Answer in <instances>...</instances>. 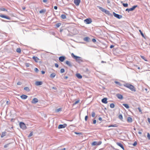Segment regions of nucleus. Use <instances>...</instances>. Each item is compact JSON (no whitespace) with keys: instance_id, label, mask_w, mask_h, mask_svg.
Here are the masks:
<instances>
[{"instance_id":"nucleus-1","label":"nucleus","mask_w":150,"mask_h":150,"mask_svg":"<svg viewBox=\"0 0 150 150\" xmlns=\"http://www.w3.org/2000/svg\"><path fill=\"white\" fill-rule=\"evenodd\" d=\"M71 56L73 58L76 60V62L79 64H80L83 62V61L82 57L75 55L73 53H72L71 54Z\"/></svg>"},{"instance_id":"nucleus-2","label":"nucleus","mask_w":150,"mask_h":150,"mask_svg":"<svg viewBox=\"0 0 150 150\" xmlns=\"http://www.w3.org/2000/svg\"><path fill=\"white\" fill-rule=\"evenodd\" d=\"M123 85L124 86L129 88L131 91L134 92L136 91L135 88L133 85L129 83H125Z\"/></svg>"},{"instance_id":"nucleus-3","label":"nucleus","mask_w":150,"mask_h":150,"mask_svg":"<svg viewBox=\"0 0 150 150\" xmlns=\"http://www.w3.org/2000/svg\"><path fill=\"white\" fill-rule=\"evenodd\" d=\"M97 7L98 8L103 12L105 13L106 14H108V15H111V14L109 11L106 10L100 6H97Z\"/></svg>"},{"instance_id":"nucleus-4","label":"nucleus","mask_w":150,"mask_h":150,"mask_svg":"<svg viewBox=\"0 0 150 150\" xmlns=\"http://www.w3.org/2000/svg\"><path fill=\"white\" fill-rule=\"evenodd\" d=\"M19 125L20 128L23 129H25L27 128L25 124L23 122H20Z\"/></svg>"},{"instance_id":"nucleus-5","label":"nucleus","mask_w":150,"mask_h":150,"mask_svg":"<svg viewBox=\"0 0 150 150\" xmlns=\"http://www.w3.org/2000/svg\"><path fill=\"white\" fill-rule=\"evenodd\" d=\"M84 22L86 24H89L92 22V21L91 18H88L85 20Z\"/></svg>"},{"instance_id":"nucleus-6","label":"nucleus","mask_w":150,"mask_h":150,"mask_svg":"<svg viewBox=\"0 0 150 150\" xmlns=\"http://www.w3.org/2000/svg\"><path fill=\"white\" fill-rule=\"evenodd\" d=\"M113 14L114 16L119 19L122 18V15L117 14L114 12H113Z\"/></svg>"},{"instance_id":"nucleus-7","label":"nucleus","mask_w":150,"mask_h":150,"mask_svg":"<svg viewBox=\"0 0 150 150\" xmlns=\"http://www.w3.org/2000/svg\"><path fill=\"white\" fill-rule=\"evenodd\" d=\"M67 126L66 124H64L63 125H59L58 126V128L59 129L64 128L66 127Z\"/></svg>"},{"instance_id":"nucleus-8","label":"nucleus","mask_w":150,"mask_h":150,"mask_svg":"<svg viewBox=\"0 0 150 150\" xmlns=\"http://www.w3.org/2000/svg\"><path fill=\"white\" fill-rule=\"evenodd\" d=\"M0 17H1L2 18L6 19L8 20H11V18L10 17L1 14L0 15Z\"/></svg>"},{"instance_id":"nucleus-9","label":"nucleus","mask_w":150,"mask_h":150,"mask_svg":"<svg viewBox=\"0 0 150 150\" xmlns=\"http://www.w3.org/2000/svg\"><path fill=\"white\" fill-rule=\"evenodd\" d=\"M65 59L66 57L65 56H62L59 57V59L61 62H63Z\"/></svg>"},{"instance_id":"nucleus-10","label":"nucleus","mask_w":150,"mask_h":150,"mask_svg":"<svg viewBox=\"0 0 150 150\" xmlns=\"http://www.w3.org/2000/svg\"><path fill=\"white\" fill-rule=\"evenodd\" d=\"M81 2V0H74V4L77 6L79 5Z\"/></svg>"},{"instance_id":"nucleus-11","label":"nucleus","mask_w":150,"mask_h":150,"mask_svg":"<svg viewBox=\"0 0 150 150\" xmlns=\"http://www.w3.org/2000/svg\"><path fill=\"white\" fill-rule=\"evenodd\" d=\"M38 101V99L36 98H34L32 100L31 103L33 104H35Z\"/></svg>"},{"instance_id":"nucleus-12","label":"nucleus","mask_w":150,"mask_h":150,"mask_svg":"<svg viewBox=\"0 0 150 150\" xmlns=\"http://www.w3.org/2000/svg\"><path fill=\"white\" fill-rule=\"evenodd\" d=\"M83 40L87 42H89L91 40L90 38L88 37L84 38Z\"/></svg>"},{"instance_id":"nucleus-13","label":"nucleus","mask_w":150,"mask_h":150,"mask_svg":"<svg viewBox=\"0 0 150 150\" xmlns=\"http://www.w3.org/2000/svg\"><path fill=\"white\" fill-rule=\"evenodd\" d=\"M107 98H105L102 99L101 101L103 103L106 104L108 103V102L107 101Z\"/></svg>"},{"instance_id":"nucleus-14","label":"nucleus","mask_w":150,"mask_h":150,"mask_svg":"<svg viewBox=\"0 0 150 150\" xmlns=\"http://www.w3.org/2000/svg\"><path fill=\"white\" fill-rule=\"evenodd\" d=\"M116 144L117 145L121 147L123 150H124V146L120 142H117Z\"/></svg>"},{"instance_id":"nucleus-15","label":"nucleus","mask_w":150,"mask_h":150,"mask_svg":"<svg viewBox=\"0 0 150 150\" xmlns=\"http://www.w3.org/2000/svg\"><path fill=\"white\" fill-rule=\"evenodd\" d=\"M116 96L118 98L120 99H122L123 98V96L121 94H116Z\"/></svg>"},{"instance_id":"nucleus-16","label":"nucleus","mask_w":150,"mask_h":150,"mask_svg":"<svg viewBox=\"0 0 150 150\" xmlns=\"http://www.w3.org/2000/svg\"><path fill=\"white\" fill-rule=\"evenodd\" d=\"M42 84V82L40 81H37L35 83V84L36 86H40Z\"/></svg>"},{"instance_id":"nucleus-17","label":"nucleus","mask_w":150,"mask_h":150,"mask_svg":"<svg viewBox=\"0 0 150 150\" xmlns=\"http://www.w3.org/2000/svg\"><path fill=\"white\" fill-rule=\"evenodd\" d=\"M65 63L67 65H68L69 67H71L72 66L70 62L68 61H66L65 62Z\"/></svg>"},{"instance_id":"nucleus-18","label":"nucleus","mask_w":150,"mask_h":150,"mask_svg":"<svg viewBox=\"0 0 150 150\" xmlns=\"http://www.w3.org/2000/svg\"><path fill=\"white\" fill-rule=\"evenodd\" d=\"M33 59L36 62H38L39 59L37 57L33 56Z\"/></svg>"},{"instance_id":"nucleus-19","label":"nucleus","mask_w":150,"mask_h":150,"mask_svg":"<svg viewBox=\"0 0 150 150\" xmlns=\"http://www.w3.org/2000/svg\"><path fill=\"white\" fill-rule=\"evenodd\" d=\"M28 97V96L25 95H22L21 96V98L23 99H25Z\"/></svg>"},{"instance_id":"nucleus-20","label":"nucleus","mask_w":150,"mask_h":150,"mask_svg":"<svg viewBox=\"0 0 150 150\" xmlns=\"http://www.w3.org/2000/svg\"><path fill=\"white\" fill-rule=\"evenodd\" d=\"M127 121L129 123H131L132 121V118L130 117H128L127 118Z\"/></svg>"},{"instance_id":"nucleus-21","label":"nucleus","mask_w":150,"mask_h":150,"mask_svg":"<svg viewBox=\"0 0 150 150\" xmlns=\"http://www.w3.org/2000/svg\"><path fill=\"white\" fill-rule=\"evenodd\" d=\"M76 77L79 79H81L82 78V76L79 73H77L76 74Z\"/></svg>"},{"instance_id":"nucleus-22","label":"nucleus","mask_w":150,"mask_h":150,"mask_svg":"<svg viewBox=\"0 0 150 150\" xmlns=\"http://www.w3.org/2000/svg\"><path fill=\"white\" fill-rule=\"evenodd\" d=\"M56 74L54 73H53L52 74H51L50 75V77L52 78V79H53V78H54Z\"/></svg>"},{"instance_id":"nucleus-23","label":"nucleus","mask_w":150,"mask_h":150,"mask_svg":"<svg viewBox=\"0 0 150 150\" xmlns=\"http://www.w3.org/2000/svg\"><path fill=\"white\" fill-rule=\"evenodd\" d=\"M114 82L116 84L119 86H122V84L119 82L115 81Z\"/></svg>"},{"instance_id":"nucleus-24","label":"nucleus","mask_w":150,"mask_h":150,"mask_svg":"<svg viewBox=\"0 0 150 150\" xmlns=\"http://www.w3.org/2000/svg\"><path fill=\"white\" fill-rule=\"evenodd\" d=\"M6 132H2L1 135V138H3L6 135Z\"/></svg>"},{"instance_id":"nucleus-25","label":"nucleus","mask_w":150,"mask_h":150,"mask_svg":"<svg viewBox=\"0 0 150 150\" xmlns=\"http://www.w3.org/2000/svg\"><path fill=\"white\" fill-rule=\"evenodd\" d=\"M46 11V10L45 9H43L39 11V13H45Z\"/></svg>"},{"instance_id":"nucleus-26","label":"nucleus","mask_w":150,"mask_h":150,"mask_svg":"<svg viewBox=\"0 0 150 150\" xmlns=\"http://www.w3.org/2000/svg\"><path fill=\"white\" fill-rule=\"evenodd\" d=\"M118 125L116 124H115L114 125H111L108 126V127H117Z\"/></svg>"},{"instance_id":"nucleus-27","label":"nucleus","mask_w":150,"mask_h":150,"mask_svg":"<svg viewBox=\"0 0 150 150\" xmlns=\"http://www.w3.org/2000/svg\"><path fill=\"white\" fill-rule=\"evenodd\" d=\"M122 105L127 109H128L129 108V107L128 105L127 104H123Z\"/></svg>"},{"instance_id":"nucleus-28","label":"nucleus","mask_w":150,"mask_h":150,"mask_svg":"<svg viewBox=\"0 0 150 150\" xmlns=\"http://www.w3.org/2000/svg\"><path fill=\"white\" fill-rule=\"evenodd\" d=\"M61 23H56L55 25V26L57 28H59V26L61 25Z\"/></svg>"},{"instance_id":"nucleus-29","label":"nucleus","mask_w":150,"mask_h":150,"mask_svg":"<svg viewBox=\"0 0 150 150\" xmlns=\"http://www.w3.org/2000/svg\"><path fill=\"white\" fill-rule=\"evenodd\" d=\"M61 17L63 19H65L66 18V16L65 14H62L61 15Z\"/></svg>"},{"instance_id":"nucleus-30","label":"nucleus","mask_w":150,"mask_h":150,"mask_svg":"<svg viewBox=\"0 0 150 150\" xmlns=\"http://www.w3.org/2000/svg\"><path fill=\"white\" fill-rule=\"evenodd\" d=\"M74 133L79 136H81V135H82V132H74Z\"/></svg>"},{"instance_id":"nucleus-31","label":"nucleus","mask_w":150,"mask_h":150,"mask_svg":"<svg viewBox=\"0 0 150 150\" xmlns=\"http://www.w3.org/2000/svg\"><path fill=\"white\" fill-rule=\"evenodd\" d=\"M92 146L98 145L97 142L96 141L93 142L92 143Z\"/></svg>"},{"instance_id":"nucleus-32","label":"nucleus","mask_w":150,"mask_h":150,"mask_svg":"<svg viewBox=\"0 0 150 150\" xmlns=\"http://www.w3.org/2000/svg\"><path fill=\"white\" fill-rule=\"evenodd\" d=\"M139 32L140 33L141 35L142 36V37H143L144 38H145L143 34V33L142 32V31L141 30H139Z\"/></svg>"},{"instance_id":"nucleus-33","label":"nucleus","mask_w":150,"mask_h":150,"mask_svg":"<svg viewBox=\"0 0 150 150\" xmlns=\"http://www.w3.org/2000/svg\"><path fill=\"white\" fill-rule=\"evenodd\" d=\"M16 51L19 53H21V50L20 48H18L17 49Z\"/></svg>"},{"instance_id":"nucleus-34","label":"nucleus","mask_w":150,"mask_h":150,"mask_svg":"<svg viewBox=\"0 0 150 150\" xmlns=\"http://www.w3.org/2000/svg\"><path fill=\"white\" fill-rule=\"evenodd\" d=\"M138 6L137 5H134L131 8L132 10L133 11L134 10V9L137 7Z\"/></svg>"},{"instance_id":"nucleus-35","label":"nucleus","mask_w":150,"mask_h":150,"mask_svg":"<svg viewBox=\"0 0 150 150\" xmlns=\"http://www.w3.org/2000/svg\"><path fill=\"white\" fill-rule=\"evenodd\" d=\"M24 89L27 91H28V92H29L30 91V89H29V88L28 87H25L24 88Z\"/></svg>"},{"instance_id":"nucleus-36","label":"nucleus","mask_w":150,"mask_h":150,"mask_svg":"<svg viewBox=\"0 0 150 150\" xmlns=\"http://www.w3.org/2000/svg\"><path fill=\"white\" fill-rule=\"evenodd\" d=\"M62 108H58L57 109H56V112H59V111H62Z\"/></svg>"},{"instance_id":"nucleus-37","label":"nucleus","mask_w":150,"mask_h":150,"mask_svg":"<svg viewBox=\"0 0 150 150\" xmlns=\"http://www.w3.org/2000/svg\"><path fill=\"white\" fill-rule=\"evenodd\" d=\"M0 10L1 11H7V10L5 8H0Z\"/></svg>"},{"instance_id":"nucleus-38","label":"nucleus","mask_w":150,"mask_h":150,"mask_svg":"<svg viewBox=\"0 0 150 150\" xmlns=\"http://www.w3.org/2000/svg\"><path fill=\"white\" fill-rule=\"evenodd\" d=\"M110 108H114V107H115V105L113 103H111L110 105Z\"/></svg>"},{"instance_id":"nucleus-39","label":"nucleus","mask_w":150,"mask_h":150,"mask_svg":"<svg viewBox=\"0 0 150 150\" xmlns=\"http://www.w3.org/2000/svg\"><path fill=\"white\" fill-rule=\"evenodd\" d=\"M122 5L125 7H127L128 6V4L127 3H122Z\"/></svg>"},{"instance_id":"nucleus-40","label":"nucleus","mask_w":150,"mask_h":150,"mask_svg":"<svg viewBox=\"0 0 150 150\" xmlns=\"http://www.w3.org/2000/svg\"><path fill=\"white\" fill-rule=\"evenodd\" d=\"M33 132H32V131L31 132L30 134H29L28 135V137L29 138V137H31V136H32L33 135Z\"/></svg>"},{"instance_id":"nucleus-41","label":"nucleus","mask_w":150,"mask_h":150,"mask_svg":"<svg viewBox=\"0 0 150 150\" xmlns=\"http://www.w3.org/2000/svg\"><path fill=\"white\" fill-rule=\"evenodd\" d=\"M126 11H128V12H129V11H132V9H131V8H127L126 9Z\"/></svg>"},{"instance_id":"nucleus-42","label":"nucleus","mask_w":150,"mask_h":150,"mask_svg":"<svg viewBox=\"0 0 150 150\" xmlns=\"http://www.w3.org/2000/svg\"><path fill=\"white\" fill-rule=\"evenodd\" d=\"M119 118L121 120H122L123 119V117L122 114H120L119 116Z\"/></svg>"},{"instance_id":"nucleus-43","label":"nucleus","mask_w":150,"mask_h":150,"mask_svg":"<svg viewBox=\"0 0 150 150\" xmlns=\"http://www.w3.org/2000/svg\"><path fill=\"white\" fill-rule=\"evenodd\" d=\"M79 100H77V101H75L73 104V105H74L76 104L77 103H79Z\"/></svg>"},{"instance_id":"nucleus-44","label":"nucleus","mask_w":150,"mask_h":150,"mask_svg":"<svg viewBox=\"0 0 150 150\" xmlns=\"http://www.w3.org/2000/svg\"><path fill=\"white\" fill-rule=\"evenodd\" d=\"M95 115H96L95 113V112H92V113H91V116H92V117H94L95 116Z\"/></svg>"},{"instance_id":"nucleus-45","label":"nucleus","mask_w":150,"mask_h":150,"mask_svg":"<svg viewBox=\"0 0 150 150\" xmlns=\"http://www.w3.org/2000/svg\"><path fill=\"white\" fill-rule=\"evenodd\" d=\"M64 71H65V70H64V69H63V68L61 69L60 70V72L61 73H64Z\"/></svg>"},{"instance_id":"nucleus-46","label":"nucleus","mask_w":150,"mask_h":150,"mask_svg":"<svg viewBox=\"0 0 150 150\" xmlns=\"http://www.w3.org/2000/svg\"><path fill=\"white\" fill-rule=\"evenodd\" d=\"M147 137L148 138V139L150 140V134L149 133H147Z\"/></svg>"},{"instance_id":"nucleus-47","label":"nucleus","mask_w":150,"mask_h":150,"mask_svg":"<svg viewBox=\"0 0 150 150\" xmlns=\"http://www.w3.org/2000/svg\"><path fill=\"white\" fill-rule=\"evenodd\" d=\"M34 71L35 72H36L37 73H38L39 71L38 69L37 68H35L34 69Z\"/></svg>"},{"instance_id":"nucleus-48","label":"nucleus","mask_w":150,"mask_h":150,"mask_svg":"<svg viewBox=\"0 0 150 150\" xmlns=\"http://www.w3.org/2000/svg\"><path fill=\"white\" fill-rule=\"evenodd\" d=\"M141 57L142 58L144 59L145 61H147V60H146V59H145V57L144 56H141Z\"/></svg>"},{"instance_id":"nucleus-49","label":"nucleus","mask_w":150,"mask_h":150,"mask_svg":"<svg viewBox=\"0 0 150 150\" xmlns=\"http://www.w3.org/2000/svg\"><path fill=\"white\" fill-rule=\"evenodd\" d=\"M138 110L139 111V112H140L141 113V114H142V110L140 108H139V107H138Z\"/></svg>"},{"instance_id":"nucleus-50","label":"nucleus","mask_w":150,"mask_h":150,"mask_svg":"<svg viewBox=\"0 0 150 150\" xmlns=\"http://www.w3.org/2000/svg\"><path fill=\"white\" fill-rule=\"evenodd\" d=\"M30 64L29 63H26L25 64V66L27 67H28L30 66Z\"/></svg>"},{"instance_id":"nucleus-51","label":"nucleus","mask_w":150,"mask_h":150,"mask_svg":"<svg viewBox=\"0 0 150 150\" xmlns=\"http://www.w3.org/2000/svg\"><path fill=\"white\" fill-rule=\"evenodd\" d=\"M10 143H9L8 144H5L4 146V148H7V147H8L9 145L10 144Z\"/></svg>"},{"instance_id":"nucleus-52","label":"nucleus","mask_w":150,"mask_h":150,"mask_svg":"<svg viewBox=\"0 0 150 150\" xmlns=\"http://www.w3.org/2000/svg\"><path fill=\"white\" fill-rule=\"evenodd\" d=\"M137 144V142H134V143L132 145L133 146H136Z\"/></svg>"},{"instance_id":"nucleus-53","label":"nucleus","mask_w":150,"mask_h":150,"mask_svg":"<svg viewBox=\"0 0 150 150\" xmlns=\"http://www.w3.org/2000/svg\"><path fill=\"white\" fill-rule=\"evenodd\" d=\"M22 84V83H21V82H20V81H18L17 83V85H21Z\"/></svg>"},{"instance_id":"nucleus-54","label":"nucleus","mask_w":150,"mask_h":150,"mask_svg":"<svg viewBox=\"0 0 150 150\" xmlns=\"http://www.w3.org/2000/svg\"><path fill=\"white\" fill-rule=\"evenodd\" d=\"M88 118V115H86L85 117V120L86 121L87 120Z\"/></svg>"},{"instance_id":"nucleus-55","label":"nucleus","mask_w":150,"mask_h":150,"mask_svg":"<svg viewBox=\"0 0 150 150\" xmlns=\"http://www.w3.org/2000/svg\"><path fill=\"white\" fill-rule=\"evenodd\" d=\"M92 41L94 43H95V42H96V39H94V38H93L92 39Z\"/></svg>"},{"instance_id":"nucleus-56","label":"nucleus","mask_w":150,"mask_h":150,"mask_svg":"<svg viewBox=\"0 0 150 150\" xmlns=\"http://www.w3.org/2000/svg\"><path fill=\"white\" fill-rule=\"evenodd\" d=\"M102 143V142L101 141H99L98 142H97V144L98 145H99L101 144Z\"/></svg>"},{"instance_id":"nucleus-57","label":"nucleus","mask_w":150,"mask_h":150,"mask_svg":"<svg viewBox=\"0 0 150 150\" xmlns=\"http://www.w3.org/2000/svg\"><path fill=\"white\" fill-rule=\"evenodd\" d=\"M96 120H93V124H96Z\"/></svg>"},{"instance_id":"nucleus-58","label":"nucleus","mask_w":150,"mask_h":150,"mask_svg":"<svg viewBox=\"0 0 150 150\" xmlns=\"http://www.w3.org/2000/svg\"><path fill=\"white\" fill-rule=\"evenodd\" d=\"M55 66L57 68H58L59 67L58 64L57 63H55Z\"/></svg>"},{"instance_id":"nucleus-59","label":"nucleus","mask_w":150,"mask_h":150,"mask_svg":"<svg viewBox=\"0 0 150 150\" xmlns=\"http://www.w3.org/2000/svg\"><path fill=\"white\" fill-rule=\"evenodd\" d=\"M147 121L150 124V118H148L147 119Z\"/></svg>"},{"instance_id":"nucleus-60","label":"nucleus","mask_w":150,"mask_h":150,"mask_svg":"<svg viewBox=\"0 0 150 150\" xmlns=\"http://www.w3.org/2000/svg\"><path fill=\"white\" fill-rule=\"evenodd\" d=\"M52 89H54V90H57V88L56 87H52Z\"/></svg>"},{"instance_id":"nucleus-61","label":"nucleus","mask_w":150,"mask_h":150,"mask_svg":"<svg viewBox=\"0 0 150 150\" xmlns=\"http://www.w3.org/2000/svg\"><path fill=\"white\" fill-rule=\"evenodd\" d=\"M54 8L55 10H57V7L56 6H55L54 7Z\"/></svg>"},{"instance_id":"nucleus-62","label":"nucleus","mask_w":150,"mask_h":150,"mask_svg":"<svg viewBox=\"0 0 150 150\" xmlns=\"http://www.w3.org/2000/svg\"><path fill=\"white\" fill-rule=\"evenodd\" d=\"M114 47V46L113 45H111L110 46V48H111V49H112V48H113V47Z\"/></svg>"},{"instance_id":"nucleus-63","label":"nucleus","mask_w":150,"mask_h":150,"mask_svg":"<svg viewBox=\"0 0 150 150\" xmlns=\"http://www.w3.org/2000/svg\"><path fill=\"white\" fill-rule=\"evenodd\" d=\"M41 73L42 74H44L45 73V72L44 71H41Z\"/></svg>"},{"instance_id":"nucleus-64","label":"nucleus","mask_w":150,"mask_h":150,"mask_svg":"<svg viewBox=\"0 0 150 150\" xmlns=\"http://www.w3.org/2000/svg\"><path fill=\"white\" fill-rule=\"evenodd\" d=\"M68 78V77L67 76H64V79H67Z\"/></svg>"}]
</instances>
